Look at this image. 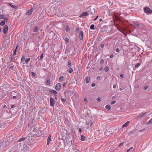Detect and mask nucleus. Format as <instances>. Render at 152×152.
Returning <instances> with one entry per match:
<instances>
[{"instance_id":"a18cd8bd","label":"nucleus","mask_w":152,"mask_h":152,"mask_svg":"<svg viewBox=\"0 0 152 152\" xmlns=\"http://www.w3.org/2000/svg\"><path fill=\"white\" fill-rule=\"evenodd\" d=\"M104 45L103 44H101L100 47L102 48H103L104 47Z\"/></svg>"},{"instance_id":"393cba45","label":"nucleus","mask_w":152,"mask_h":152,"mask_svg":"<svg viewBox=\"0 0 152 152\" xmlns=\"http://www.w3.org/2000/svg\"><path fill=\"white\" fill-rule=\"evenodd\" d=\"M146 114V113H142V114H140V115L138 117L139 118H140L141 117H143V116H144Z\"/></svg>"},{"instance_id":"9b49d317","label":"nucleus","mask_w":152,"mask_h":152,"mask_svg":"<svg viewBox=\"0 0 152 152\" xmlns=\"http://www.w3.org/2000/svg\"><path fill=\"white\" fill-rule=\"evenodd\" d=\"M88 12L86 11L85 12L83 13L80 16V17L81 18L83 17H85L88 15L90 13H88Z\"/></svg>"},{"instance_id":"4be33fe9","label":"nucleus","mask_w":152,"mask_h":152,"mask_svg":"<svg viewBox=\"0 0 152 152\" xmlns=\"http://www.w3.org/2000/svg\"><path fill=\"white\" fill-rule=\"evenodd\" d=\"M85 137L83 135H82L81 136V140L82 141H84L85 139Z\"/></svg>"},{"instance_id":"aec40b11","label":"nucleus","mask_w":152,"mask_h":152,"mask_svg":"<svg viewBox=\"0 0 152 152\" xmlns=\"http://www.w3.org/2000/svg\"><path fill=\"white\" fill-rule=\"evenodd\" d=\"M90 80L89 77H86V83H89Z\"/></svg>"},{"instance_id":"de8ad7c7","label":"nucleus","mask_w":152,"mask_h":152,"mask_svg":"<svg viewBox=\"0 0 152 152\" xmlns=\"http://www.w3.org/2000/svg\"><path fill=\"white\" fill-rule=\"evenodd\" d=\"M43 53H42V55H41V56H40V59L41 60H42V58H43Z\"/></svg>"},{"instance_id":"1a4fd4ad","label":"nucleus","mask_w":152,"mask_h":152,"mask_svg":"<svg viewBox=\"0 0 152 152\" xmlns=\"http://www.w3.org/2000/svg\"><path fill=\"white\" fill-rule=\"evenodd\" d=\"M33 8H31L29 10L27 11L26 13V15H31L33 12Z\"/></svg>"},{"instance_id":"7c9ffc66","label":"nucleus","mask_w":152,"mask_h":152,"mask_svg":"<svg viewBox=\"0 0 152 152\" xmlns=\"http://www.w3.org/2000/svg\"><path fill=\"white\" fill-rule=\"evenodd\" d=\"M109 70V67L108 66H106L104 68V71L106 72L108 71Z\"/></svg>"},{"instance_id":"c9c22d12","label":"nucleus","mask_w":152,"mask_h":152,"mask_svg":"<svg viewBox=\"0 0 152 152\" xmlns=\"http://www.w3.org/2000/svg\"><path fill=\"white\" fill-rule=\"evenodd\" d=\"M25 56H23L22 58H21V61H24L25 60Z\"/></svg>"},{"instance_id":"20e7f679","label":"nucleus","mask_w":152,"mask_h":152,"mask_svg":"<svg viewBox=\"0 0 152 152\" xmlns=\"http://www.w3.org/2000/svg\"><path fill=\"white\" fill-rule=\"evenodd\" d=\"M29 148L26 145L24 144L23 145V149L22 150L25 152H26L30 151Z\"/></svg>"},{"instance_id":"052dcab7","label":"nucleus","mask_w":152,"mask_h":152,"mask_svg":"<svg viewBox=\"0 0 152 152\" xmlns=\"http://www.w3.org/2000/svg\"><path fill=\"white\" fill-rule=\"evenodd\" d=\"M116 87V85L115 84H114L113 85V88H115Z\"/></svg>"},{"instance_id":"5701e85b","label":"nucleus","mask_w":152,"mask_h":152,"mask_svg":"<svg viewBox=\"0 0 152 152\" xmlns=\"http://www.w3.org/2000/svg\"><path fill=\"white\" fill-rule=\"evenodd\" d=\"M59 80L61 81H64V77L63 76H61L59 78Z\"/></svg>"},{"instance_id":"412c9836","label":"nucleus","mask_w":152,"mask_h":152,"mask_svg":"<svg viewBox=\"0 0 152 152\" xmlns=\"http://www.w3.org/2000/svg\"><path fill=\"white\" fill-rule=\"evenodd\" d=\"M105 108L108 110H110L111 109V107L109 105H107L106 106Z\"/></svg>"},{"instance_id":"69168bd1","label":"nucleus","mask_w":152,"mask_h":152,"mask_svg":"<svg viewBox=\"0 0 152 152\" xmlns=\"http://www.w3.org/2000/svg\"><path fill=\"white\" fill-rule=\"evenodd\" d=\"M84 100L85 101V102H87V99H86V98H84Z\"/></svg>"},{"instance_id":"0eeeda50","label":"nucleus","mask_w":152,"mask_h":152,"mask_svg":"<svg viewBox=\"0 0 152 152\" xmlns=\"http://www.w3.org/2000/svg\"><path fill=\"white\" fill-rule=\"evenodd\" d=\"M26 139L29 142H32L33 141L32 137L28 135L26 137Z\"/></svg>"},{"instance_id":"72a5a7b5","label":"nucleus","mask_w":152,"mask_h":152,"mask_svg":"<svg viewBox=\"0 0 152 152\" xmlns=\"http://www.w3.org/2000/svg\"><path fill=\"white\" fill-rule=\"evenodd\" d=\"M30 58H28L27 59L26 61L25 62L26 64H27L28 63V62L30 60Z\"/></svg>"},{"instance_id":"79ce46f5","label":"nucleus","mask_w":152,"mask_h":152,"mask_svg":"<svg viewBox=\"0 0 152 152\" xmlns=\"http://www.w3.org/2000/svg\"><path fill=\"white\" fill-rule=\"evenodd\" d=\"M31 75L33 77H35L36 76L35 74L33 72H31Z\"/></svg>"},{"instance_id":"dca6fc26","label":"nucleus","mask_w":152,"mask_h":152,"mask_svg":"<svg viewBox=\"0 0 152 152\" xmlns=\"http://www.w3.org/2000/svg\"><path fill=\"white\" fill-rule=\"evenodd\" d=\"M26 137H22L18 141V142H22L25 141L26 140Z\"/></svg>"},{"instance_id":"2eb2a0df","label":"nucleus","mask_w":152,"mask_h":152,"mask_svg":"<svg viewBox=\"0 0 152 152\" xmlns=\"http://www.w3.org/2000/svg\"><path fill=\"white\" fill-rule=\"evenodd\" d=\"M8 4L12 8L15 9L17 8L16 6L12 5L11 3H8Z\"/></svg>"},{"instance_id":"4c0bfd02","label":"nucleus","mask_w":152,"mask_h":152,"mask_svg":"<svg viewBox=\"0 0 152 152\" xmlns=\"http://www.w3.org/2000/svg\"><path fill=\"white\" fill-rule=\"evenodd\" d=\"M104 60L103 59H102L100 61V64L101 65L103 64L104 63Z\"/></svg>"},{"instance_id":"cd10ccee","label":"nucleus","mask_w":152,"mask_h":152,"mask_svg":"<svg viewBox=\"0 0 152 152\" xmlns=\"http://www.w3.org/2000/svg\"><path fill=\"white\" fill-rule=\"evenodd\" d=\"M69 26L68 25L66 26V28H65V30H66V32L68 31H69Z\"/></svg>"},{"instance_id":"c85d7f7f","label":"nucleus","mask_w":152,"mask_h":152,"mask_svg":"<svg viewBox=\"0 0 152 152\" xmlns=\"http://www.w3.org/2000/svg\"><path fill=\"white\" fill-rule=\"evenodd\" d=\"M90 28L91 29L94 30L95 29L94 28V24H92L90 26Z\"/></svg>"},{"instance_id":"6ab92c4d","label":"nucleus","mask_w":152,"mask_h":152,"mask_svg":"<svg viewBox=\"0 0 152 152\" xmlns=\"http://www.w3.org/2000/svg\"><path fill=\"white\" fill-rule=\"evenodd\" d=\"M106 29H104V28H102L101 29V31L100 32V33L101 34H103V33L104 32L106 31Z\"/></svg>"},{"instance_id":"603ef678","label":"nucleus","mask_w":152,"mask_h":152,"mask_svg":"<svg viewBox=\"0 0 152 152\" xmlns=\"http://www.w3.org/2000/svg\"><path fill=\"white\" fill-rule=\"evenodd\" d=\"M23 117L21 116L20 118V120H21V122L23 120V119L24 118Z\"/></svg>"},{"instance_id":"39448f33","label":"nucleus","mask_w":152,"mask_h":152,"mask_svg":"<svg viewBox=\"0 0 152 152\" xmlns=\"http://www.w3.org/2000/svg\"><path fill=\"white\" fill-rule=\"evenodd\" d=\"M50 105L51 106H53L56 103V100L52 98H50Z\"/></svg>"},{"instance_id":"ddd939ff","label":"nucleus","mask_w":152,"mask_h":152,"mask_svg":"<svg viewBox=\"0 0 152 152\" xmlns=\"http://www.w3.org/2000/svg\"><path fill=\"white\" fill-rule=\"evenodd\" d=\"M51 140V136L50 135L47 139V145H49Z\"/></svg>"},{"instance_id":"6e6d98bb","label":"nucleus","mask_w":152,"mask_h":152,"mask_svg":"<svg viewBox=\"0 0 152 152\" xmlns=\"http://www.w3.org/2000/svg\"><path fill=\"white\" fill-rule=\"evenodd\" d=\"M100 76H98V77H97V78H96V79H97V80H99V79H100Z\"/></svg>"},{"instance_id":"a211bd4d","label":"nucleus","mask_w":152,"mask_h":152,"mask_svg":"<svg viewBox=\"0 0 152 152\" xmlns=\"http://www.w3.org/2000/svg\"><path fill=\"white\" fill-rule=\"evenodd\" d=\"M38 28V27L37 26H35L33 29V31L34 32H36L37 31Z\"/></svg>"},{"instance_id":"e2e57ef3","label":"nucleus","mask_w":152,"mask_h":152,"mask_svg":"<svg viewBox=\"0 0 152 152\" xmlns=\"http://www.w3.org/2000/svg\"><path fill=\"white\" fill-rule=\"evenodd\" d=\"M14 107H15V105H11V108H12Z\"/></svg>"},{"instance_id":"a19ab883","label":"nucleus","mask_w":152,"mask_h":152,"mask_svg":"<svg viewBox=\"0 0 152 152\" xmlns=\"http://www.w3.org/2000/svg\"><path fill=\"white\" fill-rule=\"evenodd\" d=\"M148 123L149 124H151L152 123V118L150 119Z\"/></svg>"},{"instance_id":"37998d69","label":"nucleus","mask_w":152,"mask_h":152,"mask_svg":"<svg viewBox=\"0 0 152 152\" xmlns=\"http://www.w3.org/2000/svg\"><path fill=\"white\" fill-rule=\"evenodd\" d=\"M96 100L97 101H98V102H100L101 101L100 99L99 98H97L96 99Z\"/></svg>"},{"instance_id":"c756f323","label":"nucleus","mask_w":152,"mask_h":152,"mask_svg":"<svg viewBox=\"0 0 152 152\" xmlns=\"http://www.w3.org/2000/svg\"><path fill=\"white\" fill-rule=\"evenodd\" d=\"M50 83V80H47L46 81V84L49 85Z\"/></svg>"},{"instance_id":"bf43d9fd","label":"nucleus","mask_w":152,"mask_h":152,"mask_svg":"<svg viewBox=\"0 0 152 152\" xmlns=\"http://www.w3.org/2000/svg\"><path fill=\"white\" fill-rule=\"evenodd\" d=\"M66 84V83H63V86L64 87L65 86V85Z\"/></svg>"},{"instance_id":"7ed1b4c3","label":"nucleus","mask_w":152,"mask_h":152,"mask_svg":"<svg viewBox=\"0 0 152 152\" xmlns=\"http://www.w3.org/2000/svg\"><path fill=\"white\" fill-rule=\"evenodd\" d=\"M91 6H90L88 9V12H89V13H91V14L92 15H94L95 13V10L94 8H93L92 9H91Z\"/></svg>"},{"instance_id":"0e129e2a","label":"nucleus","mask_w":152,"mask_h":152,"mask_svg":"<svg viewBox=\"0 0 152 152\" xmlns=\"http://www.w3.org/2000/svg\"><path fill=\"white\" fill-rule=\"evenodd\" d=\"M14 55H15L16 54V50H15L14 52Z\"/></svg>"},{"instance_id":"a878e982","label":"nucleus","mask_w":152,"mask_h":152,"mask_svg":"<svg viewBox=\"0 0 152 152\" xmlns=\"http://www.w3.org/2000/svg\"><path fill=\"white\" fill-rule=\"evenodd\" d=\"M71 61H69L68 64H67V66L68 67H70L71 66Z\"/></svg>"},{"instance_id":"ea45409f","label":"nucleus","mask_w":152,"mask_h":152,"mask_svg":"<svg viewBox=\"0 0 152 152\" xmlns=\"http://www.w3.org/2000/svg\"><path fill=\"white\" fill-rule=\"evenodd\" d=\"M65 41H66V42L67 43H69V39L68 38H66V39H65Z\"/></svg>"},{"instance_id":"58836bf2","label":"nucleus","mask_w":152,"mask_h":152,"mask_svg":"<svg viewBox=\"0 0 152 152\" xmlns=\"http://www.w3.org/2000/svg\"><path fill=\"white\" fill-rule=\"evenodd\" d=\"M4 16L3 15H0V19H2L4 18Z\"/></svg>"},{"instance_id":"b1692460","label":"nucleus","mask_w":152,"mask_h":152,"mask_svg":"<svg viewBox=\"0 0 152 152\" xmlns=\"http://www.w3.org/2000/svg\"><path fill=\"white\" fill-rule=\"evenodd\" d=\"M73 69L72 68H70L68 70V72L69 74H71L73 72Z\"/></svg>"},{"instance_id":"338daca9","label":"nucleus","mask_w":152,"mask_h":152,"mask_svg":"<svg viewBox=\"0 0 152 152\" xmlns=\"http://www.w3.org/2000/svg\"><path fill=\"white\" fill-rule=\"evenodd\" d=\"M13 99H15V98H16V96H13Z\"/></svg>"},{"instance_id":"f8f14e48","label":"nucleus","mask_w":152,"mask_h":152,"mask_svg":"<svg viewBox=\"0 0 152 152\" xmlns=\"http://www.w3.org/2000/svg\"><path fill=\"white\" fill-rule=\"evenodd\" d=\"M80 38V40L83 39V33L82 31H80L79 35Z\"/></svg>"},{"instance_id":"9d476101","label":"nucleus","mask_w":152,"mask_h":152,"mask_svg":"<svg viewBox=\"0 0 152 152\" xmlns=\"http://www.w3.org/2000/svg\"><path fill=\"white\" fill-rule=\"evenodd\" d=\"M8 27L7 25H5L4 26V30H3V32L4 34H6L7 32V31L8 30Z\"/></svg>"},{"instance_id":"13d9d810","label":"nucleus","mask_w":152,"mask_h":152,"mask_svg":"<svg viewBox=\"0 0 152 152\" xmlns=\"http://www.w3.org/2000/svg\"><path fill=\"white\" fill-rule=\"evenodd\" d=\"M120 76L121 77H122V78H123V75L122 74H121L120 75Z\"/></svg>"},{"instance_id":"423d86ee","label":"nucleus","mask_w":152,"mask_h":152,"mask_svg":"<svg viewBox=\"0 0 152 152\" xmlns=\"http://www.w3.org/2000/svg\"><path fill=\"white\" fill-rule=\"evenodd\" d=\"M86 128H89V126L91 127L93 124L92 121L91 120L89 122H86Z\"/></svg>"},{"instance_id":"f3484780","label":"nucleus","mask_w":152,"mask_h":152,"mask_svg":"<svg viewBox=\"0 0 152 152\" xmlns=\"http://www.w3.org/2000/svg\"><path fill=\"white\" fill-rule=\"evenodd\" d=\"M23 124V122H20L18 125L17 126L19 128H20L22 127V125Z\"/></svg>"},{"instance_id":"e433bc0d","label":"nucleus","mask_w":152,"mask_h":152,"mask_svg":"<svg viewBox=\"0 0 152 152\" xmlns=\"http://www.w3.org/2000/svg\"><path fill=\"white\" fill-rule=\"evenodd\" d=\"M61 101L63 102H65L66 101V99L64 98H61Z\"/></svg>"},{"instance_id":"5fc2aeb1","label":"nucleus","mask_w":152,"mask_h":152,"mask_svg":"<svg viewBox=\"0 0 152 152\" xmlns=\"http://www.w3.org/2000/svg\"><path fill=\"white\" fill-rule=\"evenodd\" d=\"M113 57V54H111L110 56V58H112Z\"/></svg>"},{"instance_id":"2f4dec72","label":"nucleus","mask_w":152,"mask_h":152,"mask_svg":"<svg viewBox=\"0 0 152 152\" xmlns=\"http://www.w3.org/2000/svg\"><path fill=\"white\" fill-rule=\"evenodd\" d=\"M109 132H110V131H107V130H106L105 132H104V134L105 135H106V136H108V135L107 134V133H108ZM110 133V132H109V133Z\"/></svg>"},{"instance_id":"864d4df0","label":"nucleus","mask_w":152,"mask_h":152,"mask_svg":"<svg viewBox=\"0 0 152 152\" xmlns=\"http://www.w3.org/2000/svg\"><path fill=\"white\" fill-rule=\"evenodd\" d=\"M4 20L6 21H7L8 20V18H5L4 19Z\"/></svg>"},{"instance_id":"6e6552de","label":"nucleus","mask_w":152,"mask_h":152,"mask_svg":"<svg viewBox=\"0 0 152 152\" xmlns=\"http://www.w3.org/2000/svg\"><path fill=\"white\" fill-rule=\"evenodd\" d=\"M61 83H57L55 87L57 91H58L59 90L61 89Z\"/></svg>"},{"instance_id":"473e14b6","label":"nucleus","mask_w":152,"mask_h":152,"mask_svg":"<svg viewBox=\"0 0 152 152\" xmlns=\"http://www.w3.org/2000/svg\"><path fill=\"white\" fill-rule=\"evenodd\" d=\"M140 65V63H138L136 64L135 65V67L137 68Z\"/></svg>"},{"instance_id":"8fccbe9b","label":"nucleus","mask_w":152,"mask_h":152,"mask_svg":"<svg viewBox=\"0 0 152 152\" xmlns=\"http://www.w3.org/2000/svg\"><path fill=\"white\" fill-rule=\"evenodd\" d=\"M116 101H112L111 102V104H114L115 102H116Z\"/></svg>"},{"instance_id":"774afa93","label":"nucleus","mask_w":152,"mask_h":152,"mask_svg":"<svg viewBox=\"0 0 152 152\" xmlns=\"http://www.w3.org/2000/svg\"><path fill=\"white\" fill-rule=\"evenodd\" d=\"M98 17V16H97L96 17V18L94 19V20H96L97 19Z\"/></svg>"},{"instance_id":"f704fd0d","label":"nucleus","mask_w":152,"mask_h":152,"mask_svg":"<svg viewBox=\"0 0 152 152\" xmlns=\"http://www.w3.org/2000/svg\"><path fill=\"white\" fill-rule=\"evenodd\" d=\"M134 27H137L139 26H140V24L137 23H135L134 24Z\"/></svg>"},{"instance_id":"680f3d73","label":"nucleus","mask_w":152,"mask_h":152,"mask_svg":"<svg viewBox=\"0 0 152 152\" xmlns=\"http://www.w3.org/2000/svg\"><path fill=\"white\" fill-rule=\"evenodd\" d=\"M134 131H132L131 132H129V134H131Z\"/></svg>"},{"instance_id":"f257e3e1","label":"nucleus","mask_w":152,"mask_h":152,"mask_svg":"<svg viewBox=\"0 0 152 152\" xmlns=\"http://www.w3.org/2000/svg\"><path fill=\"white\" fill-rule=\"evenodd\" d=\"M44 90L46 91H49L50 93L52 94L55 95L57 93V92L56 91L53 90H51L48 88H45Z\"/></svg>"},{"instance_id":"f03ea898","label":"nucleus","mask_w":152,"mask_h":152,"mask_svg":"<svg viewBox=\"0 0 152 152\" xmlns=\"http://www.w3.org/2000/svg\"><path fill=\"white\" fill-rule=\"evenodd\" d=\"M144 12L147 15L151 14L152 13V10H151L149 7H146L144 8Z\"/></svg>"},{"instance_id":"bb28decb","label":"nucleus","mask_w":152,"mask_h":152,"mask_svg":"<svg viewBox=\"0 0 152 152\" xmlns=\"http://www.w3.org/2000/svg\"><path fill=\"white\" fill-rule=\"evenodd\" d=\"M5 23V21L2 20L0 23V25H1V26H3L4 25Z\"/></svg>"},{"instance_id":"4468645a","label":"nucleus","mask_w":152,"mask_h":152,"mask_svg":"<svg viewBox=\"0 0 152 152\" xmlns=\"http://www.w3.org/2000/svg\"><path fill=\"white\" fill-rule=\"evenodd\" d=\"M129 121L126 122V123H125L124 124L122 125V127L124 128L127 126L129 124Z\"/></svg>"},{"instance_id":"4d7b16f0","label":"nucleus","mask_w":152,"mask_h":152,"mask_svg":"<svg viewBox=\"0 0 152 152\" xmlns=\"http://www.w3.org/2000/svg\"><path fill=\"white\" fill-rule=\"evenodd\" d=\"M44 89H45V88L44 89V90H43V92L44 93H47L48 92V91H45L44 90Z\"/></svg>"},{"instance_id":"c03bdc74","label":"nucleus","mask_w":152,"mask_h":152,"mask_svg":"<svg viewBox=\"0 0 152 152\" xmlns=\"http://www.w3.org/2000/svg\"><path fill=\"white\" fill-rule=\"evenodd\" d=\"M115 51H116L117 52H119V51H120V50H119V49L118 48H117V49H116L115 50Z\"/></svg>"},{"instance_id":"09e8293b","label":"nucleus","mask_w":152,"mask_h":152,"mask_svg":"<svg viewBox=\"0 0 152 152\" xmlns=\"http://www.w3.org/2000/svg\"><path fill=\"white\" fill-rule=\"evenodd\" d=\"M96 85V84L95 83H93L91 84V86L92 87H94Z\"/></svg>"},{"instance_id":"3c124183","label":"nucleus","mask_w":152,"mask_h":152,"mask_svg":"<svg viewBox=\"0 0 152 152\" xmlns=\"http://www.w3.org/2000/svg\"><path fill=\"white\" fill-rule=\"evenodd\" d=\"M79 28H77L76 29V31L77 32H79Z\"/></svg>"},{"instance_id":"49530a36","label":"nucleus","mask_w":152,"mask_h":152,"mask_svg":"<svg viewBox=\"0 0 152 152\" xmlns=\"http://www.w3.org/2000/svg\"><path fill=\"white\" fill-rule=\"evenodd\" d=\"M148 88V87L147 86H145L143 88V89L144 90H146Z\"/></svg>"}]
</instances>
